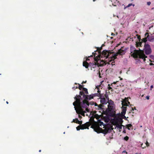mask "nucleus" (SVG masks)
<instances>
[{
  "label": "nucleus",
  "mask_w": 154,
  "mask_h": 154,
  "mask_svg": "<svg viewBox=\"0 0 154 154\" xmlns=\"http://www.w3.org/2000/svg\"><path fill=\"white\" fill-rule=\"evenodd\" d=\"M80 97L81 96L80 95H76L74 97L75 101L73 103V104L74 106V108L76 113L79 114H80L82 116H85V113L86 112L82 108L86 107L87 106L84 107V105H83L80 103Z\"/></svg>",
  "instance_id": "f257e3e1"
},
{
  "label": "nucleus",
  "mask_w": 154,
  "mask_h": 154,
  "mask_svg": "<svg viewBox=\"0 0 154 154\" xmlns=\"http://www.w3.org/2000/svg\"><path fill=\"white\" fill-rule=\"evenodd\" d=\"M131 56L136 59H143L144 61L146 60V58L147 57L144 54L143 50H140V48L139 50H134V52H131Z\"/></svg>",
  "instance_id": "f03ea898"
},
{
  "label": "nucleus",
  "mask_w": 154,
  "mask_h": 154,
  "mask_svg": "<svg viewBox=\"0 0 154 154\" xmlns=\"http://www.w3.org/2000/svg\"><path fill=\"white\" fill-rule=\"evenodd\" d=\"M91 128H93L94 131L97 133H103L106 134L109 132V131H111L110 129L108 127H106L105 129H103L99 127V125L97 124H95L93 125H91Z\"/></svg>",
  "instance_id": "7ed1b4c3"
},
{
  "label": "nucleus",
  "mask_w": 154,
  "mask_h": 154,
  "mask_svg": "<svg viewBox=\"0 0 154 154\" xmlns=\"http://www.w3.org/2000/svg\"><path fill=\"white\" fill-rule=\"evenodd\" d=\"M79 94V95L80 96H83L84 99V100L82 101V102H81L80 100V103H82L83 105H84V107H85L86 106H89V104L88 100H90L93 98L94 96L91 95H86L84 94L83 91H80ZM80 99H81V98Z\"/></svg>",
  "instance_id": "20e7f679"
},
{
  "label": "nucleus",
  "mask_w": 154,
  "mask_h": 154,
  "mask_svg": "<svg viewBox=\"0 0 154 154\" xmlns=\"http://www.w3.org/2000/svg\"><path fill=\"white\" fill-rule=\"evenodd\" d=\"M107 113L109 114L110 116L112 117H116V114L115 105H108V108L106 110Z\"/></svg>",
  "instance_id": "39448f33"
},
{
  "label": "nucleus",
  "mask_w": 154,
  "mask_h": 154,
  "mask_svg": "<svg viewBox=\"0 0 154 154\" xmlns=\"http://www.w3.org/2000/svg\"><path fill=\"white\" fill-rule=\"evenodd\" d=\"M91 124V122H86L85 124L79 125L76 128V129L77 131L79 130L80 129H88L89 127Z\"/></svg>",
  "instance_id": "423d86ee"
},
{
  "label": "nucleus",
  "mask_w": 154,
  "mask_h": 154,
  "mask_svg": "<svg viewBox=\"0 0 154 154\" xmlns=\"http://www.w3.org/2000/svg\"><path fill=\"white\" fill-rule=\"evenodd\" d=\"M144 50L145 54L147 55H149L151 53L152 50L150 45L148 44H144Z\"/></svg>",
  "instance_id": "0eeeda50"
},
{
  "label": "nucleus",
  "mask_w": 154,
  "mask_h": 154,
  "mask_svg": "<svg viewBox=\"0 0 154 154\" xmlns=\"http://www.w3.org/2000/svg\"><path fill=\"white\" fill-rule=\"evenodd\" d=\"M125 51L121 48L117 52L116 54H115L114 56H112L113 57L112 58H113L114 59H116L117 58V56L118 55H122L125 54Z\"/></svg>",
  "instance_id": "6e6552de"
},
{
  "label": "nucleus",
  "mask_w": 154,
  "mask_h": 154,
  "mask_svg": "<svg viewBox=\"0 0 154 154\" xmlns=\"http://www.w3.org/2000/svg\"><path fill=\"white\" fill-rule=\"evenodd\" d=\"M111 54V53L108 52V51L106 50L103 51L102 53V57H105L106 58L109 57V55Z\"/></svg>",
  "instance_id": "1a4fd4ad"
},
{
  "label": "nucleus",
  "mask_w": 154,
  "mask_h": 154,
  "mask_svg": "<svg viewBox=\"0 0 154 154\" xmlns=\"http://www.w3.org/2000/svg\"><path fill=\"white\" fill-rule=\"evenodd\" d=\"M137 38L139 40V42H136V45L137 47H142V42H141L140 41L141 40V36L140 35H137Z\"/></svg>",
  "instance_id": "9d476101"
},
{
  "label": "nucleus",
  "mask_w": 154,
  "mask_h": 154,
  "mask_svg": "<svg viewBox=\"0 0 154 154\" xmlns=\"http://www.w3.org/2000/svg\"><path fill=\"white\" fill-rule=\"evenodd\" d=\"M91 65L92 66H96V65L92 63L89 64L86 61H84L83 63V65L85 66L86 68H88V67H91Z\"/></svg>",
  "instance_id": "9b49d317"
},
{
  "label": "nucleus",
  "mask_w": 154,
  "mask_h": 154,
  "mask_svg": "<svg viewBox=\"0 0 154 154\" xmlns=\"http://www.w3.org/2000/svg\"><path fill=\"white\" fill-rule=\"evenodd\" d=\"M116 121L119 122L120 124H122L123 122L122 119V117L118 116L117 117V115H116V117H114Z\"/></svg>",
  "instance_id": "f8f14e48"
},
{
  "label": "nucleus",
  "mask_w": 154,
  "mask_h": 154,
  "mask_svg": "<svg viewBox=\"0 0 154 154\" xmlns=\"http://www.w3.org/2000/svg\"><path fill=\"white\" fill-rule=\"evenodd\" d=\"M100 102L102 104H107V102L105 98L103 97H100Z\"/></svg>",
  "instance_id": "ddd939ff"
},
{
  "label": "nucleus",
  "mask_w": 154,
  "mask_h": 154,
  "mask_svg": "<svg viewBox=\"0 0 154 154\" xmlns=\"http://www.w3.org/2000/svg\"><path fill=\"white\" fill-rule=\"evenodd\" d=\"M99 117L98 115L97 114H95L90 118L89 120L91 122H94V123L95 122L94 121V118H96V119H99Z\"/></svg>",
  "instance_id": "4468645a"
},
{
  "label": "nucleus",
  "mask_w": 154,
  "mask_h": 154,
  "mask_svg": "<svg viewBox=\"0 0 154 154\" xmlns=\"http://www.w3.org/2000/svg\"><path fill=\"white\" fill-rule=\"evenodd\" d=\"M72 122H74L76 123L79 124L80 125H81L82 123V121H79L78 119H73V121Z\"/></svg>",
  "instance_id": "2eb2a0df"
},
{
  "label": "nucleus",
  "mask_w": 154,
  "mask_h": 154,
  "mask_svg": "<svg viewBox=\"0 0 154 154\" xmlns=\"http://www.w3.org/2000/svg\"><path fill=\"white\" fill-rule=\"evenodd\" d=\"M122 111L121 112L122 115H125V114L126 113L127 107H126L123 106V107H122Z\"/></svg>",
  "instance_id": "dca6fc26"
},
{
  "label": "nucleus",
  "mask_w": 154,
  "mask_h": 154,
  "mask_svg": "<svg viewBox=\"0 0 154 154\" xmlns=\"http://www.w3.org/2000/svg\"><path fill=\"white\" fill-rule=\"evenodd\" d=\"M95 124H97L99 125V127H100V126H101L102 125H103V122L101 121H100L98 122H95L92 125H93Z\"/></svg>",
  "instance_id": "f3484780"
},
{
  "label": "nucleus",
  "mask_w": 154,
  "mask_h": 154,
  "mask_svg": "<svg viewBox=\"0 0 154 154\" xmlns=\"http://www.w3.org/2000/svg\"><path fill=\"white\" fill-rule=\"evenodd\" d=\"M94 96H97L101 97H102V95L100 93H95L93 94Z\"/></svg>",
  "instance_id": "a211bd4d"
},
{
  "label": "nucleus",
  "mask_w": 154,
  "mask_h": 154,
  "mask_svg": "<svg viewBox=\"0 0 154 154\" xmlns=\"http://www.w3.org/2000/svg\"><path fill=\"white\" fill-rule=\"evenodd\" d=\"M145 37L147 38V39L148 40L150 41L151 40V38H148V37L149 36V33L148 32H146L145 34Z\"/></svg>",
  "instance_id": "6ab92c4d"
},
{
  "label": "nucleus",
  "mask_w": 154,
  "mask_h": 154,
  "mask_svg": "<svg viewBox=\"0 0 154 154\" xmlns=\"http://www.w3.org/2000/svg\"><path fill=\"white\" fill-rule=\"evenodd\" d=\"M108 103V105H115L114 102L112 100H109V102H107Z\"/></svg>",
  "instance_id": "aec40b11"
},
{
  "label": "nucleus",
  "mask_w": 154,
  "mask_h": 154,
  "mask_svg": "<svg viewBox=\"0 0 154 154\" xmlns=\"http://www.w3.org/2000/svg\"><path fill=\"white\" fill-rule=\"evenodd\" d=\"M116 127L119 129H122V126H123V125L121 124H117L116 125Z\"/></svg>",
  "instance_id": "412c9836"
},
{
  "label": "nucleus",
  "mask_w": 154,
  "mask_h": 154,
  "mask_svg": "<svg viewBox=\"0 0 154 154\" xmlns=\"http://www.w3.org/2000/svg\"><path fill=\"white\" fill-rule=\"evenodd\" d=\"M101 87V86H100V85L96 86V88L97 89V92H98V93H100V88Z\"/></svg>",
  "instance_id": "4be33fe9"
},
{
  "label": "nucleus",
  "mask_w": 154,
  "mask_h": 154,
  "mask_svg": "<svg viewBox=\"0 0 154 154\" xmlns=\"http://www.w3.org/2000/svg\"><path fill=\"white\" fill-rule=\"evenodd\" d=\"M97 50L96 51H95V52L97 51H98V52L99 54H100L101 52L100 50H101L102 48V46L100 48L99 47H97Z\"/></svg>",
  "instance_id": "5701e85b"
},
{
  "label": "nucleus",
  "mask_w": 154,
  "mask_h": 154,
  "mask_svg": "<svg viewBox=\"0 0 154 154\" xmlns=\"http://www.w3.org/2000/svg\"><path fill=\"white\" fill-rule=\"evenodd\" d=\"M122 107H123V106L125 107V106H128V104L127 102L122 101Z\"/></svg>",
  "instance_id": "b1692460"
},
{
  "label": "nucleus",
  "mask_w": 154,
  "mask_h": 154,
  "mask_svg": "<svg viewBox=\"0 0 154 154\" xmlns=\"http://www.w3.org/2000/svg\"><path fill=\"white\" fill-rule=\"evenodd\" d=\"M131 6H133V7H134L135 6V5H134V4H132V3L129 4L127 6L125 7L124 9H125L126 8H128Z\"/></svg>",
  "instance_id": "393cba45"
},
{
  "label": "nucleus",
  "mask_w": 154,
  "mask_h": 154,
  "mask_svg": "<svg viewBox=\"0 0 154 154\" xmlns=\"http://www.w3.org/2000/svg\"><path fill=\"white\" fill-rule=\"evenodd\" d=\"M96 54V53H94V52H93L92 53V54H93V55H91L89 57H92L93 55H94V60L97 61V59H96V57H97V56H96V57H95V54Z\"/></svg>",
  "instance_id": "a878e982"
},
{
  "label": "nucleus",
  "mask_w": 154,
  "mask_h": 154,
  "mask_svg": "<svg viewBox=\"0 0 154 154\" xmlns=\"http://www.w3.org/2000/svg\"><path fill=\"white\" fill-rule=\"evenodd\" d=\"M147 38L145 37L143 38L141 40V42H142V43L143 42H144L145 43L147 41Z\"/></svg>",
  "instance_id": "bb28decb"
},
{
  "label": "nucleus",
  "mask_w": 154,
  "mask_h": 154,
  "mask_svg": "<svg viewBox=\"0 0 154 154\" xmlns=\"http://www.w3.org/2000/svg\"><path fill=\"white\" fill-rule=\"evenodd\" d=\"M83 92L84 91L85 92V93L86 94H88V90L87 88H83Z\"/></svg>",
  "instance_id": "cd10ccee"
},
{
  "label": "nucleus",
  "mask_w": 154,
  "mask_h": 154,
  "mask_svg": "<svg viewBox=\"0 0 154 154\" xmlns=\"http://www.w3.org/2000/svg\"><path fill=\"white\" fill-rule=\"evenodd\" d=\"M127 128H128V129L129 130L130 128H131V127L132 126V125L131 124H128L127 125Z\"/></svg>",
  "instance_id": "c85d7f7f"
},
{
  "label": "nucleus",
  "mask_w": 154,
  "mask_h": 154,
  "mask_svg": "<svg viewBox=\"0 0 154 154\" xmlns=\"http://www.w3.org/2000/svg\"><path fill=\"white\" fill-rule=\"evenodd\" d=\"M78 85H79V86L78 87L79 89L80 90H81L82 89H83V86L79 84H78Z\"/></svg>",
  "instance_id": "c756f323"
},
{
  "label": "nucleus",
  "mask_w": 154,
  "mask_h": 154,
  "mask_svg": "<svg viewBox=\"0 0 154 154\" xmlns=\"http://www.w3.org/2000/svg\"><path fill=\"white\" fill-rule=\"evenodd\" d=\"M128 98H125L122 101L124 102H128Z\"/></svg>",
  "instance_id": "7c9ffc66"
},
{
  "label": "nucleus",
  "mask_w": 154,
  "mask_h": 154,
  "mask_svg": "<svg viewBox=\"0 0 154 154\" xmlns=\"http://www.w3.org/2000/svg\"><path fill=\"white\" fill-rule=\"evenodd\" d=\"M129 137L127 136H126L124 138V140L126 141H127Z\"/></svg>",
  "instance_id": "2f4dec72"
},
{
  "label": "nucleus",
  "mask_w": 154,
  "mask_h": 154,
  "mask_svg": "<svg viewBox=\"0 0 154 154\" xmlns=\"http://www.w3.org/2000/svg\"><path fill=\"white\" fill-rule=\"evenodd\" d=\"M88 106H87L86 107H85V111L86 112H90V110L89 109H88Z\"/></svg>",
  "instance_id": "473e14b6"
},
{
  "label": "nucleus",
  "mask_w": 154,
  "mask_h": 154,
  "mask_svg": "<svg viewBox=\"0 0 154 154\" xmlns=\"http://www.w3.org/2000/svg\"><path fill=\"white\" fill-rule=\"evenodd\" d=\"M134 110H136L137 111V110L136 109L135 107H134V108H132V110H131V111L133 113H134V112H133V111H134Z\"/></svg>",
  "instance_id": "72a5a7b5"
},
{
  "label": "nucleus",
  "mask_w": 154,
  "mask_h": 154,
  "mask_svg": "<svg viewBox=\"0 0 154 154\" xmlns=\"http://www.w3.org/2000/svg\"><path fill=\"white\" fill-rule=\"evenodd\" d=\"M122 117L123 118V119H124L125 120H127V118L126 117V116H125V115H122Z\"/></svg>",
  "instance_id": "f704fd0d"
},
{
  "label": "nucleus",
  "mask_w": 154,
  "mask_h": 154,
  "mask_svg": "<svg viewBox=\"0 0 154 154\" xmlns=\"http://www.w3.org/2000/svg\"><path fill=\"white\" fill-rule=\"evenodd\" d=\"M104 104H102L101 103L99 105H98V107L99 108H100V109H101L102 108V107H103V105Z\"/></svg>",
  "instance_id": "c9c22d12"
},
{
  "label": "nucleus",
  "mask_w": 154,
  "mask_h": 154,
  "mask_svg": "<svg viewBox=\"0 0 154 154\" xmlns=\"http://www.w3.org/2000/svg\"><path fill=\"white\" fill-rule=\"evenodd\" d=\"M110 85L109 84L108 85V89L109 90H110V89H112L111 90V91H112V87H110Z\"/></svg>",
  "instance_id": "e433bc0d"
},
{
  "label": "nucleus",
  "mask_w": 154,
  "mask_h": 154,
  "mask_svg": "<svg viewBox=\"0 0 154 154\" xmlns=\"http://www.w3.org/2000/svg\"><path fill=\"white\" fill-rule=\"evenodd\" d=\"M145 144H146V146L147 147L149 146V143H148V142H147V141H146V142L145 143Z\"/></svg>",
  "instance_id": "4c0bfd02"
},
{
  "label": "nucleus",
  "mask_w": 154,
  "mask_h": 154,
  "mask_svg": "<svg viewBox=\"0 0 154 154\" xmlns=\"http://www.w3.org/2000/svg\"><path fill=\"white\" fill-rule=\"evenodd\" d=\"M105 97L106 99H108L109 100V97H108V95L107 94H105Z\"/></svg>",
  "instance_id": "58836bf2"
},
{
  "label": "nucleus",
  "mask_w": 154,
  "mask_h": 154,
  "mask_svg": "<svg viewBox=\"0 0 154 154\" xmlns=\"http://www.w3.org/2000/svg\"><path fill=\"white\" fill-rule=\"evenodd\" d=\"M90 104L91 105H93L94 104V102L93 101H91L90 102Z\"/></svg>",
  "instance_id": "ea45409f"
},
{
  "label": "nucleus",
  "mask_w": 154,
  "mask_h": 154,
  "mask_svg": "<svg viewBox=\"0 0 154 154\" xmlns=\"http://www.w3.org/2000/svg\"><path fill=\"white\" fill-rule=\"evenodd\" d=\"M151 4V2H147V5L149 6Z\"/></svg>",
  "instance_id": "a19ab883"
},
{
  "label": "nucleus",
  "mask_w": 154,
  "mask_h": 154,
  "mask_svg": "<svg viewBox=\"0 0 154 154\" xmlns=\"http://www.w3.org/2000/svg\"><path fill=\"white\" fill-rule=\"evenodd\" d=\"M143 143H142L141 144V146L142 148V149H144L146 148L145 146H143Z\"/></svg>",
  "instance_id": "79ce46f5"
},
{
  "label": "nucleus",
  "mask_w": 154,
  "mask_h": 154,
  "mask_svg": "<svg viewBox=\"0 0 154 154\" xmlns=\"http://www.w3.org/2000/svg\"><path fill=\"white\" fill-rule=\"evenodd\" d=\"M149 96H147L146 97V98L147 100H149Z\"/></svg>",
  "instance_id": "37998d69"
},
{
  "label": "nucleus",
  "mask_w": 154,
  "mask_h": 154,
  "mask_svg": "<svg viewBox=\"0 0 154 154\" xmlns=\"http://www.w3.org/2000/svg\"><path fill=\"white\" fill-rule=\"evenodd\" d=\"M111 35L114 36L115 35V34L114 33H113L112 32L111 34Z\"/></svg>",
  "instance_id": "c03bdc74"
},
{
  "label": "nucleus",
  "mask_w": 154,
  "mask_h": 154,
  "mask_svg": "<svg viewBox=\"0 0 154 154\" xmlns=\"http://www.w3.org/2000/svg\"><path fill=\"white\" fill-rule=\"evenodd\" d=\"M78 88V87H77V86H75V87H73L72 88L73 89H74H74H75V88ZM75 89H74V90H75Z\"/></svg>",
  "instance_id": "a18cd8bd"
},
{
  "label": "nucleus",
  "mask_w": 154,
  "mask_h": 154,
  "mask_svg": "<svg viewBox=\"0 0 154 154\" xmlns=\"http://www.w3.org/2000/svg\"><path fill=\"white\" fill-rule=\"evenodd\" d=\"M123 133H126V131L125 130H124L123 131Z\"/></svg>",
  "instance_id": "49530a36"
},
{
  "label": "nucleus",
  "mask_w": 154,
  "mask_h": 154,
  "mask_svg": "<svg viewBox=\"0 0 154 154\" xmlns=\"http://www.w3.org/2000/svg\"><path fill=\"white\" fill-rule=\"evenodd\" d=\"M153 88V85H151V86H150L151 89L152 88Z\"/></svg>",
  "instance_id": "de8ad7c7"
},
{
  "label": "nucleus",
  "mask_w": 154,
  "mask_h": 154,
  "mask_svg": "<svg viewBox=\"0 0 154 154\" xmlns=\"http://www.w3.org/2000/svg\"><path fill=\"white\" fill-rule=\"evenodd\" d=\"M79 117L80 118H82V116L80 115L79 114Z\"/></svg>",
  "instance_id": "09e8293b"
},
{
  "label": "nucleus",
  "mask_w": 154,
  "mask_h": 154,
  "mask_svg": "<svg viewBox=\"0 0 154 154\" xmlns=\"http://www.w3.org/2000/svg\"><path fill=\"white\" fill-rule=\"evenodd\" d=\"M114 62H113V61H112V62H111V64H112V65L113 66V65H114V64H113V63H114Z\"/></svg>",
  "instance_id": "8fccbe9b"
},
{
  "label": "nucleus",
  "mask_w": 154,
  "mask_h": 154,
  "mask_svg": "<svg viewBox=\"0 0 154 154\" xmlns=\"http://www.w3.org/2000/svg\"><path fill=\"white\" fill-rule=\"evenodd\" d=\"M127 103L128 104V105L130 104V102L128 101V102H127Z\"/></svg>",
  "instance_id": "3c124183"
},
{
  "label": "nucleus",
  "mask_w": 154,
  "mask_h": 154,
  "mask_svg": "<svg viewBox=\"0 0 154 154\" xmlns=\"http://www.w3.org/2000/svg\"><path fill=\"white\" fill-rule=\"evenodd\" d=\"M86 81H85V82L83 81L82 82V84H83V83H86Z\"/></svg>",
  "instance_id": "603ef678"
},
{
  "label": "nucleus",
  "mask_w": 154,
  "mask_h": 154,
  "mask_svg": "<svg viewBox=\"0 0 154 154\" xmlns=\"http://www.w3.org/2000/svg\"><path fill=\"white\" fill-rule=\"evenodd\" d=\"M95 106H97V103H95Z\"/></svg>",
  "instance_id": "864d4df0"
},
{
  "label": "nucleus",
  "mask_w": 154,
  "mask_h": 154,
  "mask_svg": "<svg viewBox=\"0 0 154 154\" xmlns=\"http://www.w3.org/2000/svg\"><path fill=\"white\" fill-rule=\"evenodd\" d=\"M112 61H110L109 63V64H110V63H111V62Z\"/></svg>",
  "instance_id": "5fc2aeb1"
},
{
  "label": "nucleus",
  "mask_w": 154,
  "mask_h": 154,
  "mask_svg": "<svg viewBox=\"0 0 154 154\" xmlns=\"http://www.w3.org/2000/svg\"><path fill=\"white\" fill-rule=\"evenodd\" d=\"M152 56L153 57H152V59H153L154 58V56H151V57Z\"/></svg>",
  "instance_id": "6e6d98bb"
},
{
  "label": "nucleus",
  "mask_w": 154,
  "mask_h": 154,
  "mask_svg": "<svg viewBox=\"0 0 154 154\" xmlns=\"http://www.w3.org/2000/svg\"><path fill=\"white\" fill-rule=\"evenodd\" d=\"M116 82H114L113 83L114 84H116Z\"/></svg>",
  "instance_id": "4d7b16f0"
},
{
  "label": "nucleus",
  "mask_w": 154,
  "mask_h": 154,
  "mask_svg": "<svg viewBox=\"0 0 154 154\" xmlns=\"http://www.w3.org/2000/svg\"><path fill=\"white\" fill-rule=\"evenodd\" d=\"M153 64L152 63H150V65H153Z\"/></svg>",
  "instance_id": "13d9d810"
},
{
  "label": "nucleus",
  "mask_w": 154,
  "mask_h": 154,
  "mask_svg": "<svg viewBox=\"0 0 154 154\" xmlns=\"http://www.w3.org/2000/svg\"><path fill=\"white\" fill-rule=\"evenodd\" d=\"M120 80H122V78H120Z\"/></svg>",
  "instance_id": "bf43d9fd"
},
{
  "label": "nucleus",
  "mask_w": 154,
  "mask_h": 154,
  "mask_svg": "<svg viewBox=\"0 0 154 154\" xmlns=\"http://www.w3.org/2000/svg\"><path fill=\"white\" fill-rule=\"evenodd\" d=\"M6 103H7V104H8V101H7V102H6Z\"/></svg>",
  "instance_id": "052dcab7"
},
{
  "label": "nucleus",
  "mask_w": 154,
  "mask_h": 154,
  "mask_svg": "<svg viewBox=\"0 0 154 154\" xmlns=\"http://www.w3.org/2000/svg\"><path fill=\"white\" fill-rule=\"evenodd\" d=\"M148 38H150V36H149V37H148Z\"/></svg>",
  "instance_id": "680f3d73"
},
{
  "label": "nucleus",
  "mask_w": 154,
  "mask_h": 154,
  "mask_svg": "<svg viewBox=\"0 0 154 154\" xmlns=\"http://www.w3.org/2000/svg\"><path fill=\"white\" fill-rule=\"evenodd\" d=\"M39 151V152H41V150H40Z\"/></svg>",
  "instance_id": "e2e57ef3"
},
{
  "label": "nucleus",
  "mask_w": 154,
  "mask_h": 154,
  "mask_svg": "<svg viewBox=\"0 0 154 154\" xmlns=\"http://www.w3.org/2000/svg\"><path fill=\"white\" fill-rule=\"evenodd\" d=\"M96 0H93V2H94L96 1Z\"/></svg>",
  "instance_id": "0e129e2a"
},
{
  "label": "nucleus",
  "mask_w": 154,
  "mask_h": 154,
  "mask_svg": "<svg viewBox=\"0 0 154 154\" xmlns=\"http://www.w3.org/2000/svg\"><path fill=\"white\" fill-rule=\"evenodd\" d=\"M111 39H112V38H113V37H111Z\"/></svg>",
  "instance_id": "69168bd1"
},
{
  "label": "nucleus",
  "mask_w": 154,
  "mask_h": 154,
  "mask_svg": "<svg viewBox=\"0 0 154 154\" xmlns=\"http://www.w3.org/2000/svg\"><path fill=\"white\" fill-rule=\"evenodd\" d=\"M154 9V8H152V9Z\"/></svg>",
  "instance_id": "338daca9"
},
{
  "label": "nucleus",
  "mask_w": 154,
  "mask_h": 154,
  "mask_svg": "<svg viewBox=\"0 0 154 154\" xmlns=\"http://www.w3.org/2000/svg\"><path fill=\"white\" fill-rule=\"evenodd\" d=\"M75 84H77V83H75Z\"/></svg>",
  "instance_id": "774afa93"
}]
</instances>
